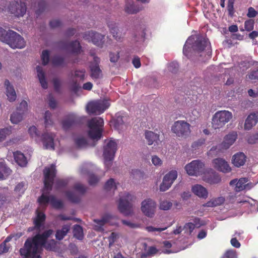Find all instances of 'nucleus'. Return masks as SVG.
<instances>
[{"label": "nucleus", "mask_w": 258, "mask_h": 258, "mask_svg": "<svg viewBox=\"0 0 258 258\" xmlns=\"http://www.w3.org/2000/svg\"><path fill=\"white\" fill-rule=\"evenodd\" d=\"M43 173L44 187L41 196L38 199L40 205L39 209H43L48 203H50L54 208H61L62 207V203L56 199L54 196L49 195V193L52 189L54 177L56 174L55 165L51 164L49 166L46 167L44 169Z\"/></svg>", "instance_id": "f03ea898"}, {"label": "nucleus", "mask_w": 258, "mask_h": 258, "mask_svg": "<svg viewBox=\"0 0 258 258\" xmlns=\"http://www.w3.org/2000/svg\"><path fill=\"white\" fill-rule=\"evenodd\" d=\"M63 62V58L60 56H55L52 59V63L54 66H62Z\"/></svg>", "instance_id": "680f3d73"}, {"label": "nucleus", "mask_w": 258, "mask_h": 258, "mask_svg": "<svg viewBox=\"0 0 258 258\" xmlns=\"http://www.w3.org/2000/svg\"><path fill=\"white\" fill-rule=\"evenodd\" d=\"M258 122V112L250 113L247 117L245 123L244 129L245 130H250Z\"/></svg>", "instance_id": "bb28decb"}, {"label": "nucleus", "mask_w": 258, "mask_h": 258, "mask_svg": "<svg viewBox=\"0 0 258 258\" xmlns=\"http://www.w3.org/2000/svg\"><path fill=\"white\" fill-rule=\"evenodd\" d=\"M5 43L8 44L13 49H22L26 45L24 38L13 30L8 31L7 38Z\"/></svg>", "instance_id": "6e6552de"}, {"label": "nucleus", "mask_w": 258, "mask_h": 258, "mask_svg": "<svg viewBox=\"0 0 258 258\" xmlns=\"http://www.w3.org/2000/svg\"><path fill=\"white\" fill-rule=\"evenodd\" d=\"M109 58H110V61L111 62H113V63L116 62L119 58V52H117L116 53L110 52Z\"/></svg>", "instance_id": "0e129e2a"}, {"label": "nucleus", "mask_w": 258, "mask_h": 258, "mask_svg": "<svg viewBox=\"0 0 258 258\" xmlns=\"http://www.w3.org/2000/svg\"><path fill=\"white\" fill-rule=\"evenodd\" d=\"M110 103L106 100H98L91 101L88 103L86 106L87 112L91 114L99 115L107 109Z\"/></svg>", "instance_id": "423d86ee"}, {"label": "nucleus", "mask_w": 258, "mask_h": 258, "mask_svg": "<svg viewBox=\"0 0 258 258\" xmlns=\"http://www.w3.org/2000/svg\"><path fill=\"white\" fill-rule=\"evenodd\" d=\"M136 199V197L129 194H125L121 197L118 204L119 211L124 215L128 216L133 213L132 202Z\"/></svg>", "instance_id": "1a4fd4ad"}, {"label": "nucleus", "mask_w": 258, "mask_h": 258, "mask_svg": "<svg viewBox=\"0 0 258 258\" xmlns=\"http://www.w3.org/2000/svg\"><path fill=\"white\" fill-rule=\"evenodd\" d=\"M152 162L156 166H160L162 164V160L156 155L152 157Z\"/></svg>", "instance_id": "69168bd1"}, {"label": "nucleus", "mask_w": 258, "mask_h": 258, "mask_svg": "<svg viewBox=\"0 0 258 258\" xmlns=\"http://www.w3.org/2000/svg\"><path fill=\"white\" fill-rule=\"evenodd\" d=\"M183 54L190 58L192 55L200 54L208 55L211 54V46L208 39L200 35H191L185 42L183 48Z\"/></svg>", "instance_id": "7ed1b4c3"}, {"label": "nucleus", "mask_w": 258, "mask_h": 258, "mask_svg": "<svg viewBox=\"0 0 258 258\" xmlns=\"http://www.w3.org/2000/svg\"><path fill=\"white\" fill-rule=\"evenodd\" d=\"M28 132L32 138L34 139L37 142H39L40 136L36 126H32L30 127L28 129Z\"/></svg>", "instance_id": "49530a36"}, {"label": "nucleus", "mask_w": 258, "mask_h": 258, "mask_svg": "<svg viewBox=\"0 0 258 258\" xmlns=\"http://www.w3.org/2000/svg\"><path fill=\"white\" fill-rule=\"evenodd\" d=\"M108 26L109 28L110 33L112 34L113 37L117 41H119L124 36L120 30L118 28L116 24L114 22H109L108 23Z\"/></svg>", "instance_id": "c756f323"}, {"label": "nucleus", "mask_w": 258, "mask_h": 258, "mask_svg": "<svg viewBox=\"0 0 258 258\" xmlns=\"http://www.w3.org/2000/svg\"><path fill=\"white\" fill-rule=\"evenodd\" d=\"M44 118L45 127H48L53 124V121L52 119V115L49 111H46L45 112Z\"/></svg>", "instance_id": "8fccbe9b"}, {"label": "nucleus", "mask_w": 258, "mask_h": 258, "mask_svg": "<svg viewBox=\"0 0 258 258\" xmlns=\"http://www.w3.org/2000/svg\"><path fill=\"white\" fill-rule=\"evenodd\" d=\"M27 188V185L25 182H21L19 183L15 187L14 191L15 193L18 196H21L24 194L25 189Z\"/></svg>", "instance_id": "a19ab883"}, {"label": "nucleus", "mask_w": 258, "mask_h": 258, "mask_svg": "<svg viewBox=\"0 0 258 258\" xmlns=\"http://www.w3.org/2000/svg\"><path fill=\"white\" fill-rule=\"evenodd\" d=\"M55 135L53 133H44L40 137L39 141H41L44 148L49 150H54V139Z\"/></svg>", "instance_id": "aec40b11"}, {"label": "nucleus", "mask_w": 258, "mask_h": 258, "mask_svg": "<svg viewBox=\"0 0 258 258\" xmlns=\"http://www.w3.org/2000/svg\"><path fill=\"white\" fill-rule=\"evenodd\" d=\"M75 77L80 80H84L85 78V70H77L75 73Z\"/></svg>", "instance_id": "bf43d9fd"}, {"label": "nucleus", "mask_w": 258, "mask_h": 258, "mask_svg": "<svg viewBox=\"0 0 258 258\" xmlns=\"http://www.w3.org/2000/svg\"><path fill=\"white\" fill-rule=\"evenodd\" d=\"M23 113L19 112H15L12 114L10 117V120L12 123L17 124L21 121L23 119Z\"/></svg>", "instance_id": "09e8293b"}, {"label": "nucleus", "mask_w": 258, "mask_h": 258, "mask_svg": "<svg viewBox=\"0 0 258 258\" xmlns=\"http://www.w3.org/2000/svg\"><path fill=\"white\" fill-rule=\"evenodd\" d=\"M100 58L97 56L93 57V62L90 65L91 76L93 79H98L102 77L101 70L99 67Z\"/></svg>", "instance_id": "393cba45"}, {"label": "nucleus", "mask_w": 258, "mask_h": 258, "mask_svg": "<svg viewBox=\"0 0 258 258\" xmlns=\"http://www.w3.org/2000/svg\"><path fill=\"white\" fill-rule=\"evenodd\" d=\"M232 117L231 112L227 110L217 111L212 119V125L215 129L220 128L229 122Z\"/></svg>", "instance_id": "0eeeda50"}, {"label": "nucleus", "mask_w": 258, "mask_h": 258, "mask_svg": "<svg viewBox=\"0 0 258 258\" xmlns=\"http://www.w3.org/2000/svg\"><path fill=\"white\" fill-rule=\"evenodd\" d=\"M203 179L205 182L211 184L218 183L221 181L219 174L212 169L208 170L204 173Z\"/></svg>", "instance_id": "4be33fe9"}, {"label": "nucleus", "mask_w": 258, "mask_h": 258, "mask_svg": "<svg viewBox=\"0 0 258 258\" xmlns=\"http://www.w3.org/2000/svg\"><path fill=\"white\" fill-rule=\"evenodd\" d=\"M214 167L223 173H228L231 171V168L225 160L218 158L213 160Z\"/></svg>", "instance_id": "5701e85b"}, {"label": "nucleus", "mask_w": 258, "mask_h": 258, "mask_svg": "<svg viewBox=\"0 0 258 258\" xmlns=\"http://www.w3.org/2000/svg\"><path fill=\"white\" fill-rule=\"evenodd\" d=\"M70 180L69 178L57 179L55 183V188L56 189L65 187L70 184Z\"/></svg>", "instance_id": "3c124183"}, {"label": "nucleus", "mask_w": 258, "mask_h": 258, "mask_svg": "<svg viewBox=\"0 0 258 258\" xmlns=\"http://www.w3.org/2000/svg\"><path fill=\"white\" fill-rule=\"evenodd\" d=\"M194 222L195 223L191 222L186 223L184 226L183 228H182L184 233L186 234V235H190L196 227L199 228L201 225H203V224L200 222L199 218H195Z\"/></svg>", "instance_id": "473e14b6"}, {"label": "nucleus", "mask_w": 258, "mask_h": 258, "mask_svg": "<svg viewBox=\"0 0 258 258\" xmlns=\"http://www.w3.org/2000/svg\"><path fill=\"white\" fill-rule=\"evenodd\" d=\"M36 216L34 219L35 227L39 229L45 220V214L38 209L36 211Z\"/></svg>", "instance_id": "c9c22d12"}, {"label": "nucleus", "mask_w": 258, "mask_h": 258, "mask_svg": "<svg viewBox=\"0 0 258 258\" xmlns=\"http://www.w3.org/2000/svg\"><path fill=\"white\" fill-rule=\"evenodd\" d=\"M85 186L80 183H76L72 189L66 191L65 194L67 199L72 203H78L80 200V196L83 195L86 191Z\"/></svg>", "instance_id": "9d476101"}, {"label": "nucleus", "mask_w": 258, "mask_h": 258, "mask_svg": "<svg viewBox=\"0 0 258 258\" xmlns=\"http://www.w3.org/2000/svg\"><path fill=\"white\" fill-rule=\"evenodd\" d=\"M8 11L16 17H22L26 13V5L21 1H12L8 7Z\"/></svg>", "instance_id": "ddd939ff"}, {"label": "nucleus", "mask_w": 258, "mask_h": 258, "mask_svg": "<svg viewBox=\"0 0 258 258\" xmlns=\"http://www.w3.org/2000/svg\"><path fill=\"white\" fill-rule=\"evenodd\" d=\"M145 137L149 145H151L154 143L158 145L160 142L159 134L152 131H146L145 132Z\"/></svg>", "instance_id": "c85d7f7f"}, {"label": "nucleus", "mask_w": 258, "mask_h": 258, "mask_svg": "<svg viewBox=\"0 0 258 258\" xmlns=\"http://www.w3.org/2000/svg\"><path fill=\"white\" fill-rule=\"evenodd\" d=\"M112 217L109 215L104 216L101 219H95L94 222L96 224L95 226V230L97 231L103 230L102 226L106 223L110 222Z\"/></svg>", "instance_id": "f704fd0d"}, {"label": "nucleus", "mask_w": 258, "mask_h": 258, "mask_svg": "<svg viewBox=\"0 0 258 258\" xmlns=\"http://www.w3.org/2000/svg\"><path fill=\"white\" fill-rule=\"evenodd\" d=\"M254 21L250 19L246 21L244 23L245 30L247 31H250L253 29Z\"/></svg>", "instance_id": "13d9d810"}, {"label": "nucleus", "mask_w": 258, "mask_h": 258, "mask_svg": "<svg viewBox=\"0 0 258 258\" xmlns=\"http://www.w3.org/2000/svg\"><path fill=\"white\" fill-rule=\"evenodd\" d=\"M246 157L242 152L235 154L232 158V164L237 167L243 166L246 161Z\"/></svg>", "instance_id": "2f4dec72"}, {"label": "nucleus", "mask_w": 258, "mask_h": 258, "mask_svg": "<svg viewBox=\"0 0 258 258\" xmlns=\"http://www.w3.org/2000/svg\"><path fill=\"white\" fill-rule=\"evenodd\" d=\"M226 258H237V254L235 250H228L225 253Z\"/></svg>", "instance_id": "774afa93"}, {"label": "nucleus", "mask_w": 258, "mask_h": 258, "mask_svg": "<svg viewBox=\"0 0 258 258\" xmlns=\"http://www.w3.org/2000/svg\"><path fill=\"white\" fill-rule=\"evenodd\" d=\"M12 171L3 162H0V179H3L4 176L11 174Z\"/></svg>", "instance_id": "37998d69"}, {"label": "nucleus", "mask_w": 258, "mask_h": 258, "mask_svg": "<svg viewBox=\"0 0 258 258\" xmlns=\"http://www.w3.org/2000/svg\"><path fill=\"white\" fill-rule=\"evenodd\" d=\"M27 102L26 101L23 100L20 103L17 110L19 112L24 113V112L27 110Z\"/></svg>", "instance_id": "338daca9"}, {"label": "nucleus", "mask_w": 258, "mask_h": 258, "mask_svg": "<svg viewBox=\"0 0 258 258\" xmlns=\"http://www.w3.org/2000/svg\"><path fill=\"white\" fill-rule=\"evenodd\" d=\"M75 143L76 145L79 148L86 147L87 145L86 140L82 137H78L75 139Z\"/></svg>", "instance_id": "864d4df0"}, {"label": "nucleus", "mask_w": 258, "mask_h": 258, "mask_svg": "<svg viewBox=\"0 0 258 258\" xmlns=\"http://www.w3.org/2000/svg\"><path fill=\"white\" fill-rule=\"evenodd\" d=\"M117 150V143L114 140L105 141L104 146L103 157L105 166L108 168L110 166Z\"/></svg>", "instance_id": "39448f33"}, {"label": "nucleus", "mask_w": 258, "mask_h": 258, "mask_svg": "<svg viewBox=\"0 0 258 258\" xmlns=\"http://www.w3.org/2000/svg\"><path fill=\"white\" fill-rule=\"evenodd\" d=\"M67 49L73 53L78 54L81 53V47L78 41H74L68 45Z\"/></svg>", "instance_id": "ea45409f"}, {"label": "nucleus", "mask_w": 258, "mask_h": 258, "mask_svg": "<svg viewBox=\"0 0 258 258\" xmlns=\"http://www.w3.org/2000/svg\"><path fill=\"white\" fill-rule=\"evenodd\" d=\"M41 59L44 65H46L48 63L49 60V54L47 50H45L42 51L41 54Z\"/></svg>", "instance_id": "4d7b16f0"}, {"label": "nucleus", "mask_w": 258, "mask_h": 258, "mask_svg": "<svg viewBox=\"0 0 258 258\" xmlns=\"http://www.w3.org/2000/svg\"><path fill=\"white\" fill-rule=\"evenodd\" d=\"M104 187L107 191H114L117 188V184L113 178H110L106 182Z\"/></svg>", "instance_id": "de8ad7c7"}, {"label": "nucleus", "mask_w": 258, "mask_h": 258, "mask_svg": "<svg viewBox=\"0 0 258 258\" xmlns=\"http://www.w3.org/2000/svg\"><path fill=\"white\" fill-rule=\"evenodd\" d=\"M184 169L189 175L197 176L203 173L204 164L199 160H193L186 165Z\"/></svg>", "instance_id": "f8f14e48"}, {"label": "nucleus", "mask_w": 258, "mask_h": 258, "mask_svg": "<svg viewBox=\"0 0 258 258\" xmlns=\"http://www.w3.org/2000/svg\"><path fill=\"white\" fill-rule=\"evenodd\" d=\"M11 134L12 127L11 126L0 129V139L1 142L4 141Z\"/></svg>", "instance_id": "a18cd8bd"}, {"label": "nucleus", "mask_w": 258, "mask_h": 258, "mask_svg": "<svg viewBox=\"0 0 258 258\" xmlns=\"http://www.w3.org/2000/svg\"><path fill=\"white\" fill-rule=\"evenodd\" d=\"M74 236L78 239H82L83 237V231L82 227L79 225H75L73 229Z\"/></svg>", "instance_id": "c03bdc74"}, {"label": "nucleus", "mask_w": 258, "mask_h": 258, "mask_svg": "<svg viewBox=\"0 0 258 258\" xmlns=\"http://www.w3.org/2000/svg\"><path fill=\"white\" fill-rule=\"evenodd\" d=\"M94 166L89 163L83 164L80 167V172L82 176H88L89 184H95L99 180V178L92 173Z\"/></svg>", "instance_id": "2eb2a0df"}, {"label": "nucleus", "mask_w": 258, "mask_h": 258, "mask_svg": "<svg viewBox=\"0 0 258 258\" xmlns=\"http://www.w3.org/2000/svg\"><path fill=\"white\" fill-rule=\"evenodd\" d=\"M14 157L16 162L20 166H25L27 163L26 158L24 155L19 151L15 152L13 153Z\"/></svg>", "instance_id": "e433bc0d"}, {"label": "nucleus", "mask_w": 258, "mask_h": 258, "mask_svg": "<svg viewBox=\"0 0 258 258\" xmlns=\"http://www.w3.org/2000/svg\"><path fill=\"white\" fill-rule=\"evenodd\" d=\"M177 177V172L173 170L169 171L164 177L162 183L160 186V190L165 191L168 189Z\"/></svg>", "instance_id": "f3484780"}, {"label": "nucleus", "mask_w": 258, "mask_h": 258, "mask_svg": "<svg viewBox=\"0 0 258 258\" xmlns=\"http://www.w3.org/2000/svg\"><path fill=\"white\" fill-rule=\"evenodd\" d=\"M179 69V64L176 61H172L168 64L167 67V71L172 74L177 72Z\"/></svg>", "instance_id": "603ef678"}, {"label": "nucleus", "mask_w": 258, "mask_h": 258, "mask_svg": "<svg viewBox=\"0 0 258 258\" xmlns=\"http://www.w3.org/2000/svg\"><path fill=\"white\" fill-rule=\"evenodd\" d=\"M167 229V227L164 228H156L152 226H148L145 227L146 230H147L148 232L152 233V232H160L163 231Z\"/></svg>", "instance_id": "6e6d98bb"}, {"label": "nucleus", "mask_w": 258, "mask_h": 258, "mask_svg": "<svg viewBox=\"0 0 258 258\" xmlns=\"http://www.w3.org/2000/svg\"><path fill=\"white\" fill-rule=\"evenodd\" d=\"M192 192L198 197L206 199L208 197L207 189L201 184H195L191 188Z\"/></svg>", "instance_id": "cd10ccee"}, {"label": "nucleus", "mask_w": 258, "mask_h": 258, "mask_svg": "<svg viewBox=\"0 0 258 258\" xmlns=\"http://www.w3.org/2000/svg\"><path fill=\"white\" fill-rule=\"evenodd\" d=\"M36 71L37 73V76L42 87L44 89H46L48 86L47 83L46 81L42 68L39 66H37Z\"/></svg>", "instance_id": "4c0bfd02"}, {"label": "nucleus", "mask_w": 258, "mask_h": 258, "mask_svg": "<svg viewBox=\"0 0 258 258\" xmlns=\"http://www.w3.org/2000/svg\"><path fill=\"white\" fill-rule=\"evenodd\" d=\"M244 207L247 208L248 212H252L258 211V202L249 197H243L242 200L238 201Z\"/></svg>", "instance_id": "b1692460"}, {"label": "nucleus", "mask_w": 258, "mask_h": 258, "mask_svg": "<svg viewBox=\"0 0 258 258\" xmlns=\"http://www.w3.org/2000/svg\"><path fill=\"white\" fill-rule=\"evenodd\" d=\"M237 138V133L236 132H231L224 137L223 141L217 147L221 152L223 150H226L234 143Z\"/></svg>", "instance_id": "a211bd4d"}, {"label": "nucleus", "mask_w": 258, "mask_h": 258, "mask_svg": "<svg viewBox=\"0 0 258 258\" xmlns=\"http://www.w3.org/2000/svg\"><path fill=\"white\" fill-rule=\"evenodd\" d=\"M156 208L155 201L150 198L144 200L141 203V211L148 217L152 218L154 216Z\"/></svg>", "instance_id": "4468645a"}, {"label": "nucleus", "mask_w": 258, "mask_h": 258, "mask_svg": "<svg viewBox=\"0 0 258 258\" xmlns=\"http://www.w3.org/2000/svg\"><path fill=\"white\" fill-rule=\"evenodd\" d=\"M190 124L183 121H175L171 127L172 132L180 138H185L190 134Z\"/></svg>", "instance_id": "9b49d317"}, {"label": "nucleus", "mask_w": 258, "mask_h": 258, "mask_svg": "<svg viewBox=\"0 0 258 258\" xmlns=\"http://www.w3.org/2000/svg\"><path fill=\"white\" fill-rule=\"evenodd\" d=\"M248 179L247 178L243 177L239 179H234L230 181L229 184L231 186L234 187V190L236 191H240L243 189H250L252 188L254 184L251 183H247Z\"/></svg>", "instance_id": "dca6fc26"}, {"label": "nucleus", "mask_w": 258, "mask_h": 258, "mask_svg": "<svg viewBox=\"0 0 258 258\" xmlns=\"http://www.w3.org/2000/svg\"><path fill=\"white\" fill-rule=\"evenodd\" d=\"M5 85L6 88V95L9 101L10 102L15 101L17 95L13 86L11 85L10 81L8 80L5 81Z\"/></svg>", "instance_id": "72a5a7b5"}, {"label": "nucleus", "mask_w": 258, "mask_h": 258, "mask_svg": "<svg viewBox=\"0 0 258 258\" xmlns=\"http://www.w3.org/2000/svg\"><path fill=\"white\" fill-rule=\"evenodd\" d=\"M214 207L221 205L225 202V198L223 197H219L216 198L212 199Z\"/></svg>", "instance_id": "e2e57ef3"}, {"label": "nucleus", "mask_w": 258, "mask_h": 258, "mask_svg": "<svg viewBox=\"0 0 258 258\" xmlns=\"http://www.w3.org/2000/svg\"><path fill=\"white\" fill-rule=\"evenodd\" d=\"M70 230V225H63L61 229L57 230L56 231L55 234L56 238L58 240H62L64 238V237L67 234Z\"/></svg>", "instance_id": "58836bf2"}, {"label": "nucleus", "mask_w": 258, "mask_h": 258, "mask_svg": "<svg viewBox=\"0 0 258 258\" xmlns=\"http://www.w3.org/2000/svg\"><path fill=\"white\" fill-rule=\"evenodd\" d=\"M79 121V117L76 113H70L63 120L62 127L64 130H69Z\"/></svg>", "instance_id": "a878e982"}, {"label": "nucleus", "mask_w": 258, "mask_h": 258, "mask_svg": "<svg viewBox=\"0 0 258 258\" xmlns=\"http://www.w3.org/2000/svg\"><path fill=\"white\" fill-rule=\"evenodd\" d=\"M126 118L122 113L118 112L115 114V118L111 121V125L119 132H122L126 128V124L125 123Z\"/></svg>", "instance_id": "6ab92c4d"}, {"label": "nucleus", "mask_w": 258, "mask_h": 258, "mask_svg": "<svg viewBox=\"0 0 258 258\" xmlns=\"http://www.w3.org/2000/svg\"><path fill=\"white\" fill-rule=\"evenodd\" d=\"M122 223L131 228H139L142 227V224L140 223H133L129 221L123 220Z\"/></svg>", "instance_id": "5fc2aeb1"}, {"label": "nucleus", "mask_w": 258, "mask_h": 258, "mask_svg": "<svg viewBox=\"0 0 258 258\" xmlns=\"http://www.w3.org/2000/svg\"><path fill=\"white\" fill-rule=\"evenodd\" d=\"M52 233L53 230L49 229L42 234L36 235L33 238H28L25 243L24 247L20 249L21 254L26 258H41L40 253L42 246L47 250L54 249L55 241L53 239L46 241Z\"/></svg>", "instance_id": "f257e3e1"}, {"label": "nucleus", "mask_w": 258, "mask_h": 258, "mask_svg": "<svg viewBox=\"0 0 258 258\" xmlns=\"http://www.w3.org/2000/svg\"><path fill=\"white\" fill-rule=\"evenodd\" d=\"M89 138L93 140L98 141L102 137L104 120L100 117H95L88 121Z\"/></svg>", "instance_id": "20e7f679"}, {"label": "nucleus", "mask_w": 258, "mask_h": 258, "mask_svg": "<svg viewBox=\"0 0 258 258\" xmlns=\"http://www.w3.org/2000/svg\"><path fill=\"white\" fill-rule=\"evenodd\" d=\"M142 8L135 5L133 0H125V12L129 14H134L140 12Z\"/></svg>", "instance_id": "7c9ffc66"}, {"label": "nucleus", "mask_w": 258, "mask_h": 258, "mask_svg": "<svg viewBox=\"0 0 258 258\" xmlns=\"http://www.w3.org/2000/svg\"><path fill=\"white\" fill-rule=\"evenodd\" d=\"M119 235L117 233L115 232H112L111 235L108 237L109 241V247L111 246L114 242L116 241V240L118 238Z\"/></svg>", "instance_id": "052dcab7"}, {"label": "nucleus", "mask_w": 258, "mask_h": 258, "mask_svg": "<svg viewBox=\"0 0 258 258\" xmlns=\"http://www.w3.org/2000/svg\"><path fill=\"white\" fill-rule=\"evenodd\" d=\"M84 38L89 42H92L97 46H101L104 36L93 31H88L85 34Z\"/></svg>", "instance_id": "412c9836"}, {"label": "nucleus", "mask_w": 258, "mask_h": 258, "mask_svg": "<svg viewBox=\"0 0 258 258\" xmlns=\"http://www.w3.org/2000/svg\"><path fill=\"white\" fill-rule=\"evenodd\" d=\"M172 205L171 201L167 200H163L160 201L159 208L161 210L167 211L170 209Z\"/></svg>", "instance_id": "79ce46f5"}]
</instances>
